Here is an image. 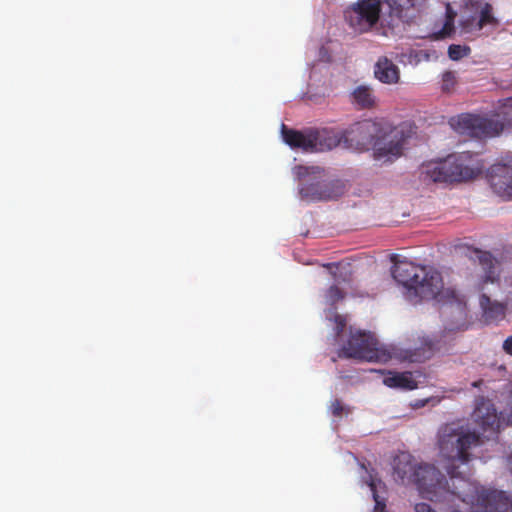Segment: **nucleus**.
<instances>
[{"label": "nucleus", "mask_w": 512, "mask_h": 512, "mask_svg": "<svg viewBox=\"0 0 512 512\" xmlns=\"http://www.w3.org/2000/svg\"><path fill=\"white\" fill-rule=\"evenodd\" d=\"M394 355V348L379 343L372 333L364 331L351 333L348 341L339 352L341 358L383 363L392 359Z\"/></svg>", "instance_id": "39448f33"}, {"label": "nucleus", "mask_w": 512, "mask_h": 512, "mask_svg": "<svg viewBox=\"0 0 512 512\" xmlns=\"http://www.w3.org/2000/svg\"><path fill=\"white\" fill-rule=\"evenodd\" d=\"M421 179L432 182H451L449 173V162L429 163L422 166Z\"/></svg>", "instance_id": "f3484780"}, {"label": "nucleus", "mask_w": 512, "mask_h": 512, "mask_svg": "<svg viewBox=\"0 0 512 512\" xmlns=\"http://www.w3.org/2000/svg\"><path fill=\"white\" fill-rule=\"evenodd\" d=\"M375 78L385 84H395L399 81V68L387 57L378 59L374 66Z\"/></svg>", "instance_id": "dca6fc26"}, {"label": "nucleus", "mask_w": 512, "mask_h": 512, "mask_svg": "<svg viewBox=\"0 0 512 512\" xmlns=\"http://www.w3.org/2000/svg\"><path fill=\"white\" fill-rule=\"evenodd\" d=\"M281 131L284 142L291 148H301L305 151L327 149L326 145L329 142L330 131L310 129L302 132L289 129L284 124H282Z\"/></svg>", "instance_id": "9d476101"}, {"label": "nucleus", "mask_w": 512, "mask_h": 512, "mask_svg": "<svg viewBox=\"0 0 512 512\" xmlns=\"http://www.w3.org/2000/svg\"><path fill=\"white\" fill-rule=\"evenodd\" d=\"M488 180L493 191L505 200L512 199V166L502 163L492 165Z\"/></svg>", "instance_id": "f8f14e48"}, {"label": "nucleus", "mask_w": 512, "mask_h": 512, "mask_svg": "<svg viewBox=\"0 0 512 512\" xmlns=\"http://www.w3.org/2000/svg\"><path fill=\"white\" fill-rule=\"evenodd\" d=\"M410 458L409 454L402 453L393 462V477L403 485L413 484L415 478L417 467L412 464Z\"/></svg>", "instance_id": "2eb2a0df"}, {"label": "nucleus", "mask_w": 512, "mask_h": 512, "mask_svg": "<svg viewBox=\"0 0 512 512\" xmlns=\"http://www.w3.org/2000/svg\"><path fill=\"white\" fill-rule=\"evenodd\" d=\"M297 175L304 178L299 189L302 200L308 202L328 201L340 197L344 186L340 181H327L323 179L318 167H297Z\"/></svg>", "instance_id": "0eeeda50"}, {"label": "nucleus", "mask_w": 512, "mask_h": 512, "mask_svg": "<svg viewBox=\"0 0 512 512\" xmlns=\"http://www.w3.org/2000/svg\"><path fill=\"white\" fill-rule=\"evenodd\" d=\"M481 444L480 436L454 424L441 428L438 437L440 455L448 461L447 464L457 465L470 461V449Z\"/></svg>", "instance_id": "20e7f679"}, {"label": "nucleus", "mask_w": 512, "mask_h": 512, "mask_svg": "<svg viewBox=\"0 0 512 512\" xmlns=\"http://www.w3.org/2000/svg\"><path fill=\"white\" fill-rule=\"evenodd\" d=\"M471 9L475 16L461 21V31L464 34H477L487 27L496 29L500 25L499 19L495 16L492 4L483 0H472Z\"/></svg>", "instance_id": "9b49d317"}, {"label": "nucleus", "mask_w": 512, "mask_h": 512, "mask_svg": "<svg viewBox=\"0 0 512 512\" xmlns=\"http://www.w3.org/2000/svg\"><path fill=\"white\" fill-rule=\"evenodd\" d=\"M330 411L335 417H341L344 414L347 415L350 413V409L345 407L338 399L331 402Z\"/></svg>", "instance_id": "a878e982"}, {"label": "nucleus", "mask_w": 512, "mask_h": 512, "mask_svg": "<svg viewBox=\"0 0 512 512\" xmlns=\"http://www.w3.org/2000/svg\"><path fill=\"white\" fill-rule=\"evenodd\" d=\"M469 52L470 48L467 46L452 44L448 48V55L450 59L454 61L460 60L461 58L467 56Z\"/></svg>", "instance_id": "4be33fe9"}, {"label": "nucleus", "mask_w": 512, "mask_h": 512, "mask_svg": "<svg viewBox=\"0 0 512 512\" xmlns=\"http://www.w3.org/2000/svg\"><path fill=\"white\" fill-rule=\"evenodd\" d=\"M502 348L506 354L512 356V335L504 340Z\"/></svg>", "instance_id": "c85d7f7f"}, {"label": "nucleus", "mask_w": 512, "mask_h": 512, "mask_svg": "<svg viewBox=\"0 0 512 512\" xmlns=\"http://www.w3.org/2000/svg\"><path fill=\"white\" fill-rule=\"evenodd\" d=\"M476 256L481 266L484 275L483 282H495L499 279V270L498 265L499 262L492 256L490 252L487 251H476Z\"/></svg>", "instance_id": "a211bd4d"}, {"label": "nucleus", "mask_w": 512, "mask_h": 512, "mask_svg": "<svg viewBox=\"0 0 512 512\" xmlns=\"http://www.w3.org/2000/svg\"><path fill=\"white\" fill-rule=\"evenodd\" d=\"M416 512H436L429 504L427 503H417L415 505Z\"/></svg>", "instance_id": "cd10ccee"}, {"label": "nucleus", "mask_w": 512, "mask_h": 512, "mask_svg": "<svg viewBox=\"0 0 512 512\" xmlns=\"http://www.w3.org/2000/svg\"><path fill=\"white\" fill-rule=\"evenodd\" d=\"M507 465H508L509 470L512 473V453L507 457Z\"/></svg>", "instance_id": "2f4dec72"}, {"label": "nucleus", "mask_w": 512, "mask_h": 512, "mask_svg": "<svg viewBox=\"0 0 512 512\" xmlns=\"http://www.w3.org/2000/svg\"><path fill=\"white\" fill-rule=\"evenodd\" d=\"M449 123L457 133L476 139L497 137L510 124L507 119H501L498 114L481 116L471 113L452 117Z\"/></svg>", "instance_id": "423d86ee"}, {"label": "nucleus", "mask_w": 512, "mask_h": 512, "mask_svg": "<svg viewBox=\"0 0 512 512\" xmlns=\"http://www.w3.org/2000/svg\"><path fill=\"white\" fill-rule=\"evenodd\" d=\"M449 173L451 182L472 180L482 174L484 162L479 154L470 151L449 156Z\"/></svg>", "instance_id": "1a4fd4ad"}, {"label": "nucleus", "mask_w": 512, "mask_h": 512, "mask_svg": "<svg viewBox=\"0 0 512 512\" xmlns=\"http://www.w3.org/2000/svg\"><path fill=\"white\" fill-rule=\"evenodd\" d=\"M326 298L331 304H335L344 298V292L336 285H332L326 292Z\"/></svg>", "instance_id": "393cba45"}, {"label": "nucleus", "mask_w": 512, "mask_h": 512, "mask_svg": "<svg viewBox=\"0 0 512 512\" xmlns=\"http://www.w3.org/2000/svg\"><path fill=\"white\" fill-rule=\"evenodd\" d=\"M456 84V77L454 72L445 71L442 74V90L445 92H450Z\"/></svg>", "instance_id": "b1692460"}, {"label": "nucleus", "mask_w": 512, "mask_h": 512, "mask_svg": "<svg viewBox=\"0 0 512 512\" xmlns=\"http://www.w3.org/2000/svg\"><path fill=\"white\" fill-rule=\"evenodd\" d=\"M510 404H511V408H510L509 413L507 414V422H508V424L512 425V392L510 395Z\"/></svg>", "instance_id": "7c9ffc66"}, {"label": "nucleus", "mask_w": 512, "mask_h": 512, "mask_svg": "<svg viewBox=\"0 0 512 512\" xmlns=\"http://www.w3.org/2000/svg\"><path fill=\"white\" fill-rule=\"evenodd\" d=\"M500 106L507 112H512V96L500 100Z\"/></svg>", "instance_id": "c756f323"}, {"label": "nucleus", "mask_w": 512, "mask_h": 512, "mask_svg": "<svg viewBox=\"0 0 512 512\" xmlns=\"http://www.w3.org/2000/svg\"><path fill=\"white\" fill-rule=\"evenodd\" d=\"M382 373L384 375L383 384L389 388L410 391L418 387V383L410 371L397 372L386 370Z\"/></svg>", "instance_id": "4468645a"}, {"label": "nucleus", "mask_w": 512, "mask_h": 512, "mask_svg": "<svg viewBox=\"0 0 512 512\" xmlns=\"http://www.w3.org/2000/svg\"><path fill=\"white\" fill-rule=\"evenodd\" d=\"M376 481L371 478V481L369 483V487L371 489V492L373 494V498L375 500V512H384V509H385V502L384 500H381L380 497L378 496L377 494V491H376Z\"/></svg>", "instance_id": "bb28decb"}, {"label": "nucleus", "mask_w": 512, "mask_h": 512, "mask_svg": "<svg viewBox=\"0 0 512 512\" xmlns=\"http://www.w3.org/2000/svg\"><path fill=\"white\" fill-rule=\"evenodd\" d=\"M401 132L385 121L363 120L335 134L330 131L328 150L341 142L360 151L372 149L376 160L393 161L401 156L403 138Z\"/></svg>", "instance_id": "7ed1b4c3"}, {"label": "nucleus", "mask_w": 512, "mask_h": 512, "mask_svg": "<svg viewBox=\"0 0 512 512\" xmlns=\"http://www.w3.org/2000/svg\"><path fill=\"white\" fill-rule=\"evenodd\" d=\"M480 305L487 318L497 319L505 314V306L498 302H492L486 294L480 296Z\"/></svg>", "instance_id": "412c9836"}, {"label": "nucleus", "mask_w": 512, "mask_h": 512, "mask_svg": "<svg viewBox=\"0 0 512 512\" xmlns=\"http://www.w3.org/2000/svg\"><path fill=\"white\" fill-rule=\"evenodd\" d=\"M351 99L361 109H372L376 106L373 89L366 85L357 86L351 93Z\"/></svg>", "instance_id": "6ab92c4d"}, {"label": "nucleus", "mask_w": 512, "mask_h": 512, "mask_svg": "<svg viewBox=\"0 0 512 512\" xmlns=\"http://www.w3.org/2000/svg\"><path fill=\"white\" fill-rule=\"evenodd\" d=\"M380 12V0H358L345 9L344 18L354 32L362 34L378 23Z\"/></svg>", "instance_id": "6e6552de"}, {"label": "nucleus", "mask_w": 512, "mask_h": 512, "mask_svg": "<svg viewBox=\"0 0 512 512\" xmlns=\"http://www.w3.org/2000/svg\"><path fill=\"white\" fill-rule=\"evenodd\" d=\"M473 417L484 432L490 431L492 434L499 432L500 420L496 409L490 401L481 398L480 401L477 402Z\"/></svg>", "instance_id": "ddd939ff"}, {"label": "nucleus", "mask_w": 512, "mask_h": 512, "mask_svg": "<svg viewBox=\"0 0 512 512\" xmlns=\"http://www.w3.org/2000/svg\"><path fill=\"white\" fill-rule=\"evenodd\" d=\"M452 482L433 465L422 464L415 470V484L422 495L430 501H442L451 496L471 504V512H507L512 509V498L504 492L478 487L457 470L458 465H444Z\"/></svg>", "instance_id": "f257e3e1"}, {"label": "nucleus", "mask_w": 512, "mask_h": 512, "mask_svg": "<svg viewBox=\"0 0 512 512\" xmlns=\"http://www.w3.org/2000/svg\"><path fill=\"white\" fill-rule=\"evenodd\" d=\"M454 17L455 14H447V19L443 25V28L437 33L436 38H445L450 36L454 31Z\"/></svg>", "instance_id": "5701e85b"}, {"label": "nucleus", "mask_w": 512, "mask_h": 512, "mask_svg": "<svg viewBox=\"0 0 512 512\" xmlns=\"http://www.w3.org/2000/svg\"><path fill=\"white\" fill-rule=\"evenodd\" d=\"M393 278L405 288V297L412 304L436 299L442 304V314H455L456 323L447 324L449 332L466 330V301L454 288H444L441 273L437 270L401 261L393 266Z\"/></svg>", "instance_id": "f03ea898"}, {"label": "nucleus", "mask_w": 512, "mask_h": 512, "mask_svg": "<svg viewBox=\"0 0 512 512\" xmlns=\"http://www.w3.org/2000/svg\"><path fill=\"white\" fill-rule=\"evenodd\" d=\"M333 265H334V264L328 263V264H326V265H324V266H325V267H331V266H333Z\"/></svg>", "instance_id": "473e14b6"}, {"label": "nucleus", "mask_w": 512, "mask_h": 512, "mask_svg": "<svg viewBox=\"0 0 512 512\" xmlns=\"http://www.w3.org/2000/svg\"><path fill=\"white\" fill-rule=\"evenodd\" d=\"M439 349L438 342L425 340L421 347L415 350L406 351L405 360L409 362H424L432 357L434 352Z\"/></svg>", "instance_id": "aec40b11"}]
</instances>
